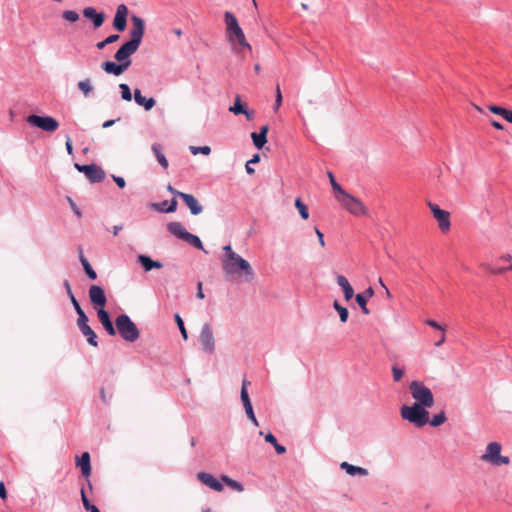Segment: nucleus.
Here are the masks:
<instances>
[{"mask_svg":"<svg viewBox=\"0 0 512 512\" xmlns=\"http://www.w3.org/2000/svg\"><path fill=\"white\" fill-rule=\"evenodd\" d=\"M152 151L154 152L159 164L164 168H168V161L165 157V155L161 151V146L159 144H153L152 145Z\"/></svg>","mask_w":512,"mask_h":512,"instance_id":"473e14b6","label":"nucleus"},{"mask_svg":"<svg viewBox=\"0 0 512 512\" xmlns=\"http://www.w3.org/2000/svg\"><path fill=\"white\" fill-rule=\"evenodd\" d=\"M222 269L228 280L238 279L251 282L255 273L250 263L233 251L231 245L223 247Z\"/></svg>","mask_w":512,"mask_h":512,"instance_id":"f257e3e1","label":"nucleus"},{"mask_svg":"<svg viewBox=\"0 0 512 512\" xmlns=\"http://www.w3.org/2000/svg\"><path fill=\"white\" fill-rule=\"evenodd\" d=\"M340 468L345 470L346 473L351 476H356V475L367 476L368 475L367 469L358 467V466H354L352 464H349L348 462H342L340 464Z\"/></svg>","mask_w":512,"mask_h":512,"instance_id":"cd10ccee","label":"nucleus"},{"mask_svg":"<svg viewBox=\"0 0 512 512\" xmlns=\"http://www.w3.org/2000/svg\"><path fill=\"white\" fill-rule=\"evenodd\" d=\"M75 168L79 171V172H83L85 174V176L87 175L88 172H90V169H91V165H80V164H75Z\"/></svg>","mask_w":512,"mask_h":512,"instance_id":"4d7b16f0","label":"nucleus"},{"mask_svg":"<svg viewBox=\"0 0 512 512\" xmlns=\"http://www.w3.org/2000/svg\"><path fill=\"white\" fill-rule=\"evenodd\" d=\"M83 16L92 21L94 29L100 28L105 21V14L97 12L93 7H86L83 9Z\"/></svg>","mask_w":512,"mask_h":512,"instance_id":"2eb2a0df","label":"nucleus"},{"mask_svg":"<svg viewBox=\"0 0 512 512\" xmlns=\"http://www.w3.org/2000/svg\"><path fill=\"white\" fill-rule=\"evenodd\" d=\"M488 109L492 113L500 115L506 121L512 123V111L511 110L497 106V105H489Z\"/></svg>","mask_w":512,"mask_h":512,"instance_id":"7c9ffc66","label":"nucleus"},{"mask_svg":"<svg viewBox=\"0 0 512 512\" xmlns=\"http://www.w3.org/2000/svg\"><path fill=\"white\" fill-rule=\"evenodd\" d=\"M77 86L85 97H87L93 90V86L91 84L90 79L79 81Z\"/></svg>","mask_w":512,"mask_h":512,"instance_id":"e433bc0d","label":"nucleus"},{"mask_svg":"<svg viewBox=\"0 0 512 512\" xmlns=\"http://www.w3.org/2000/svg\"><path fill=\"white\" fill-rule=\"evenodd\" d=\"M152 208L159 212H166V213L175 212L177 209V201H176V199H172L170 205L167 208L161 207V205H152Z\"/></svg>","mask_w":512,"mask_h":512,"instance_id":"a19ab883","label":"nucleus"},{"mask_svg":"<svg viewBox=\"0 0 512 512\" xmlns=\"http://www.w3.org/2000/svg\"><path fill=\"white\" fill-rule=\"evenodd\" d=\"M202 287H203V284L202 282H198L197 284V298L199 299H204V293H203V290H202Z\"/></svg>","mask_w":512,"mask_h":512,"instance_id":"e2e57ef3","label":"nucleus"},{"mask_svg":"<svg viewBox=\"0 0 512 512\" xmlns=\"http://www.w3.org/2000/svg\"><path fill=\"white\" fill-rule=\"evenodd\" d=\"M127 15H128V8L124 4H120L115 13V17L113 20V27L119 31L122 32L125 30L127 25Z\"/></svg>","mask_w":512,"mask_h":512,"instance_id":"ddd939ff","label":"nucleus"},{"mask_svg":"<svg viewBox=\"0 0 512 512\" xmlns=\"http://www.w3.org/2000/svg\"><path fill=\"white\" fill-rule=\"evenodd\" d=\"M81 500H82V503H83V506L84 508L88 511L90 510L92 507H94L95 505H92L90 503V501L88 500L87 496H86V493H85V490L84 488L82 487L81 488Z\"/></svg>","mask_w":512,"mask_h":512,"instance_id":"603ef678","label":"nucleus"},{"mask_svg":"<svg viewBox=\"0 0 512 512\" xmlns=\"http://www.w3.org/2000/svg\"><path fill=\"white\" fill-rule=\"evenodd\" d=\"M184 241L194 246L195 248L203 250L205 253H207V251L204 250L203 244L198 236L189 233Z\"/></svg>","mask_w":512,"mask_h":512,"instance_id":"c9c22d12","label":"nucleus"},{"mask_svg":"<svg viewBox=\"0 0 512 512\" xmlns=\"http://www.w3.org/2000/svg\"><path fill=\"white\" fill-rule=\"evenodd\" d=\"M64 286L66 288L68 296L71 297V294H73V292H72L71 285H70L69 281H67V280L64 281Z\"/></svg>","mask_w":512,"mask_h":512,"instance_id":"69168bd1","label":"nucleus"},{"mask_svg":"<svg viewBox=\"0 0 512 512\" xmlns=\"http://www.w3.org/2000/svg\"><path fill=\"white\" fill-rule=\"evenodd\" d=\"M31 126L37 127L46 132H54L58 129V121L51 116L30 115L26 119Z\"/></svg>","mask_w":512,"mask_h":512,"instance_id":"1a4fd4ad","label":"nucleus"},{"mask_svg":"<svg viewBox=\"0 0 512 512\" xmlns=\"http://www.w3.org/2000/svg\"><path fill=\"white\" fill-rule=\"evenodd\" d=\"M77 314H78L77 325H78L79 329L89 326L88 325V317L86 316L85 312L82 311Z\"/></svg>","mask_w":512,"mask_h":512,"instance_id":"8fccbe9b","label":"nucleus"},{"mask_svg":"<svg viewBox=\"0 0 512 512\" xmlns=\"http://www.w3.org/2000/svg\"><path fill=\"white\" fill-rule=\"evenodd\" d=\"M282 105V93L279 84L276 85L275 89V103H274V111H278L280 106Z\"/></svg>","mask_w":512,"mask_h":512,"instance_id":"de8ad7c7","label":"nucleus"},{"mask_svg":"<svg viewBox=\"0 0 512 512\" xmlns=\"http://www.w3.org/2000/svg\"><path fill=\"white\" fill-rule=\"evenodd\" d=\"M70 300H71V303L73 304L75 310L77 313H80L83 311V309L81 308L79 302L77 301V299L75 298L74 294H71V297H69Z\"/></svg>","mask_w":512,"mask_h":512,"instance_id":"6e6d98bb","label":"nucleus"},{"mask_svg":"<svg viewBox=\"0 0 512 512\" xmlns=\"http://www.w3.org/2000/svg\"><path fill=\"white\" fill-rule=\"evenodd\" d=\"M112 178L119 188L123 189L125 187L126 182L123 177L112 175Z\"/></svg>","mask_w":512,"mask_h":512,"instance_id":"5fc2aeb1","label":"nucleus"},{"mask_svg":"<svg viewBox=\"0 0 512 512\" xmlns=\"http://www.w3.org/2000/svg\"><path fill=\"white\" fill-rule=\"evenodd\" d=\"M99 321L107 331V333L111 336H114L116 334V329L114 328L109 314L105 309L99 308L97 311Z\"/></svg>","mask_w":512,"mask_h":512,"instance_id":"aec40b11","label":"nucleus"},{"mask_svg":"<svg viewBox=\"0 0 512 512\" xmlns=\"http://www.w3.org/2000/svg\"><path fill=\"white\" fill-rule=\"evenodd\" d=\"M229 111L235 115L244 114L248 120L253 118V112L248 111L247 105L242 103L239 95H236L234 105L229 108Z\"/></svg>","mask_w":512,"mask_h":512,"instance_id":"6ab92c4d","label":"nucleus"},{"mask_svg":"<svg viewBox=\"0 0 512 512\" xmlns=\"http://www.w3.org/2000/svg\"><path fill=\"white\" fill-rule=\"evenodd\" d=\"M115 60L119 63H115L112 61H105L101 64V68L107 73L115 76H119L123 74L128 67L131 65L130 57L127 58H117V52L114 55Z\"/></svg>","mask_w":512,"mask_h":512,"instance_id":"9d476101","label":"nucleus"},{"mask_svg":"<svg viewBox=\"0 0 512 512\" xmlns=\"http://www.w3.org/2000/svg\"><path fill=\"white\" fill-rule=\"evenodd\" d=\"M221 480L230 488H232L235 491L242 492L244 490V487L241 483L229 478L226 475L221 476Z\"/></svg>","mask_w":512,"mask_h":512,"instance_id":"72a5a7b5","label":"nucleus"},{"mask_svg":"<svg viewBox=\"0 0 512 512\" xmlns=\"http://www.w3.org/2000/svg\"><path fill=\"white\" fill-rule=\"evenodd\" d=\"M241 401L243 403V406L245 408V412H246L248 418L253 422V424L255 426H258L259 423H258V421H257V419L255 417V414H254V411H253V407H252V403H251L249 394L248 393H243V399Z\"/></svg>","mask_w":512,"mask_h":512,"instance_id":"c85d7f7f","label":"nucleus"},{"mask_svg":"<svg viewBox=\"0 0 512 512\" xmlns=\"http://www.w3.org/2000/svg\"><path fill=\"white\" fill-rule=\"evenodd\" d=\"M134 100L139 106H143L146 111L151 110L156 103L154 98L144 97L139 89L134 90Z\"/></svg>","mask_w":512,"mask_h":512,"instance_id":"5701e85b","label":"nucleus"},{"mask_svg":"<svg viewBox=\"0 0 512 512\" xmlns=\"http://www.w3.org/2000/svg\"><path fill=\"white\" fill-rule=\"evenodd\" d=\"M198 480L203 483L204 485L208 486L210 489L215 491H222L223 485L222 483L216 479L213 475L206 473V472H199L197 474Z\"/></svg>","mask_w":512,"mask_h":512,"instance_id":"dca6fc26","label":"nucleus"},{"mask_svg":"<svg viewBox=\"0 0 512 512\" xmlns=\"http://www.w3.org/2000/svg\"><path fill=\"white\" fill-rule=\"evenodd\" d=\"M266 442L272 444L278 454H284L286 452V448L280 444L277 443V440L275 436L271 433H268L265 436Z\"/></svg>","mask_w":512,"mask_h":512,"instance_id":"f704fd0d","label":"nucleus"},{"mask_svg":"<svg viewBox=\"0 0 512 512\" xmlns=\"http://www.w3.org/2000/svg\"><path fill=\"white\" fill-rule=\"evenodd\" d=\"M190 151L193 155H197L199 153H201L203 155H209L211 153V148L209 146H202V147L190 146Z\"/></svg>","mask_w":512,"mask_h":512,"instance_id":"49530a36","label":"nucleus"},{"mask_svg":"<svg viewBox=\"0 0 512 512\" xmlns=\"http://www.w3.org/2000/svg\"><path fill=\"white\" fill-rule=\"evenodd\" d=\"M295 207L297 208L299 214L304 220H307L309 218L308 207L302 202L300 198H297L295 200Z\"/></svg>","mask_w":512,"mask_h":512,"instance_id":"58836bf2","label":"nucleus"},{"mask_svg":"<svg viewBox=\"0 0 512 512\" xmlns=\"http://www.w3.org/2000/svg\"><path fill=\"white\" fill-rule=\"evenodd\" d=\"M105 176V171L95 164H91L90 172H88L86 175V177L92 183L102 182L105 179Z\"/></svg>","mask_w":512,"mask_h":512,"instance_id":"393cba45","label":"nucleus"},{"mask_svg":"<svg viewBox=\"0 0 512 512\" xmlns=\"http://www.w3.org/2000/svg\"><path fill=\"white\" fill-rule=\"evenodd\" d=\"M138 262L143 266L145 271H150L152 269H160L163 267L161 262L154 261L149 256L146 255H139Z\"/></svg>","mask_w":512,"mask_h":512,"instance_id":"bb28decb","label":"nucleus"},{"mask_svg":"<svg viewBox=\"0 0 512 512\" xmlns=\"http://www.w3.org/2000/svg\"><path fill=\"white\" fill-rule=\"evenodd\" d=\"M115 325L120 336L127 342H135L140 336L136 324L126 314L119 315L115 320Z\"/></svg>","mask_w":512,"mask_h":512,"instance_id":"39448f33","label":"nucleus"},{"mask_svg":"<svg viewBox=\"0 0 512 512\" xmlns=\"http://www.w3.org/2000/svg\"><path fill=\"white\" fill-rule=\"evenodd\" d=\"M400 414L403 419L413 423L417 427H423L429 422V412L427 408L418 404L402 406Z\"/></svg>","mask_w":512,"mask_h":512,"instance_id":"20e7f679","label":"nucleus"},{"mask_svg":"<svg viewBox=\"0 0 512 512\" xmlns=\"http://www.w3.org/2000/svg\"><path fill=\"white\" fill-rule=\"evenodd\" d=\"M491 125H492L495 129H497V130H503V128H504V127H503V125H502L500 122L496 121V120H492V121H491Z\"/></svg>","mask_w":512,"mask_h":512,"instance_id":"0e129e2a","label":"nucleus"},{"mask_svg":"<svg viewBox=\"0 0 512 512\" xmlns=\"http://www.w3.org/2000/svg\"><path fill=\"white\" fill-rule=\"evenodd\" d=\"M374 290L372 287L367 288L363 293H359L355 296L357 304L360 306L363 314H370V310L367 308V299L373 297Z\"/></svg>","mask_w":512,"mask_h":512,"instance_id":"a211bd4d","label":"nucleus"},{"mask_svg":"<svg viewBox=\"0 0 512 512\" xmlns=\"http://www.w3.org/2000/svg\"><path fill=\"white\" fill-rule=\"evenodd\" d=\"M502 446L498 442H490L487 444L484 454L481 456L483 462L493 466L509 465L510 458L501 455Z\"/></svg>","mask_w":512,"mask_h":512,"instance_id":"0eeeda50","label":"nucleus"},{"mask_svg":"<svg viewBox=\"0 0 512 512\" xmlns=\"http://www.w3.org/2000/svg\"><path fill=\"white\" fill-rule=\"evenodd\" d=\"M269 131L268 125H263L260 128L259 133L253 132L251 134V138L253 140V144L258 148L261 149L263 146L267 143V134Z\"/></svg>","mask_w":512,"mask_h":512,"instance_id":"4be33fe9","label":"nucleus"},{"mask_svg":"<svg viewBox=\"0 0 512 512\" xmlns=\"http://www.w3.org/2000/svg\"><path fill=\"white\" fill-rule=\"evenodd\" d=\"M426 324L429 325L430 327L434 328V329L441 330L442 332L446 331V327L444 325H441V324L437 323L434 320H431V319L426 320Z\"/></svg>","mask_w":512,"mask_h":512,"instance_id":"864d4df0","label":"nucleus"},{"mask_svg":"<svg viewBox=\"0 0 512 512\" xmlns=\"http://www.w3.org/2000/svg\"><path fill=\"white\" fill-rule=\"evenodd\" d=\"M132 28L130 30V40L123 44L117 50V58H127L131 57L139 48L144 31H145V22L139 16L133 15L131 17Z\"/></svg>","mask_w":512,"mask_h":512,"instance_id":"f03ea898","label":"nucleus"},{"mask_svg":"<svg viewBox=\"0 0 512 512\" xmlns=\"http://www.w3.org/2000/svg\"><path fill=\"white\" fill-rule=\"evenodd\" d=\"M337 284L342 288L344 298L346 301H349L354 296V289L350 285L347 278L343 275H338L337 278Z\"/></svg>","mask_w":512,"mask_h":512,"instance_id":"b1692460","label":"nucleus"},{"mask_svg":"<svg viewBox=\"0 0 512 512\" xmlns=\"http://www.w3.org/2000/svg\"><path fill=\"white\" fill-rule=\"evenodd\" d=\"M446 421L445 413L442 411L439 414H436L433 416L432 420L430 421V424L434 427H438L442 425Z\"/></svg>","mask_w":512,"mask_h":512,"instance_id":"a18cd8bd","label":"nucleus"},{"mask_svg":"<svg viewBox=\"0 0 512 512\" xmlns=\"http://www.w3.org/2000/svg\"><path fill=\"white\" fill-rule=\"evenodd\" d=\"M0 498L2 500H5L7 498V491L2 481L0 482Z\"/></svg>","mask_w":512,"mask_h":512,"instance_id":"680f3d73","label":"nucleus"},{"mask_svg":"<svg viewBox=\"0 0 512 512\" xmlns=\"http://www.w3.org/2000/svg\"><path fill=\"white\" fill-rule=\"evenodd\" d=\"M175 320H176V323L178 325V328H179V330H180L184 340H187L188 334H187V330H186V328L184 326V322H183L182 318L178 314H176L175 315Z\"/></svg>","mask_w":512,"mask_h":512,"instance_id":"09e8293b","label":"nucleus"},{"mask_svg":"<svg viewBox=\"0 0 512 512\" xmlns=\"http://www.w3.org/2000/svg\"><path fill=\"white\" fill-rule=\"evenodd\" d=\"M428 207L430 208L434 218L438 222L439 229L446 233L450 230L451 222H450V213L446 210H442L439 205L428 202Z\"/></svg>","mask_w":512,"mask_h":512,"instance_id":"9b49d317","label":"nucleus"},{"mask_svg":"<svg viewBox=\"0 0 512 512\" xmlns=\"http://www.w3.org/2000/svg\"><path fill=\"white\" fill-rule=\"evenodd\" d=\"M392 374H393V379L395 382H398L402 379L403 375H404V371L403 369L397 367L396 365H394L392 367Z\"/></svg>","mask_w":512,"mask_h":512,"instance_id":"3c124183","label":"nucleus"},{"mask_svg":"<svg viewBox=\"0 0 512 512\" xmlns=\"http://www.w3.org/2000/svg\"><path fill=\"white\" fill-rule=\"evenodd\" d=\"M260 161V156L258 154H255L248 162L250 164H255Z\"/></svg>","mask_w":512,"mask_h":512,"instance_id":"338daca9","label":"nucleus"},{"mask_svg":"<svg viewBox=\"0 0 512 512\" xmlns=\"http://www.w3.org/2000/svg\"><path fill=\"white\" fill-rule=\"evenodd\" d=\"M90 301L99 309H104L107 299L104 290L98 285H92L89 288Z\"/></svg>","mask_w":512,"mask_h":512,"instance_id":"4468645a","label":"nucleus"},{"mask_svg":"<svg viewBox=\"0 0 512 512\" xmlns=\"http://www.w3.org/2000/svg\"><path fill=\"white\" fill-rule=\"evenodd\" d=\"M119 38H120V36L118 34H112V35L108 36L106 39H104L103 41L98 42L96 44V47H97V49L101 50V49L105 48L107 45L116 42Z\"/></svg>","mask_w":512,"mask_h":512,"instance_id":"ea45409f","label":"nucleus"},{"mask_svg":"<svg viewBox=\"0 0 512 512\" xmlns=\"http://www.w3.org/2000/svg\"><path fill=\"white\" fill-rule=\"evenodd\" d=\"M199 341L204 352L212 354L215 351V338L209 324L203 325L199 335Z\"/></svg>","mask_w":512,"mask_h":512,"instance_id":"f8f14e48","label":"nucleus"},{"mask_svg":"<svg viewBox=\"0 0 512 512\" xmlns=\"http://www.w3.org/2000/svg\"><path fill=\"white\" fill-rule=\"evenodd\" d=\"M62 17L70 23H75L80 18L79 14L74 10H65L62 13Z\"/></svg>","mask_w":512,"mask_h":512,"instance_id":"79ce46f5","label":"nucleus"},{"mask_svg":"<svg viewBox=\"0 0 512 512\" xmlns=\"http://www.w3.org/2000/svg\"><path fill=\"white\" fill-rule=\"evenodd\" d=\"M179 197L190 209L193 215H198L203 211V207L199 204L198 200L192 195L187 193H179Z\"/></svg>","mask_w":512,"mask_h":512,"instance_id":"f3484780","label":"nucleus"},{"mask_svg":"<svg viewBox=\"0 0 512 512\" xmlns=\"http://www.w3.org/2000/svg\"><path fill=\"white\" fill-rule=\"evenodd\" d=\"M119 88L121 90V97H122V99L125 100V101H131L132 94H131L129 86L127 84H125V83H121L119 85Z\"/></svg>","mask_w":512,"mask_h":512,"instance_id":"c03bdc74","label":"nucleus"},{"mask_svg":"<svg viewBox=\"0 0 512 512\" xmlns=\"http://www.w3.org/2000/svg\"><path fill=\"white\" fill-rule=\"evenodd\" d=\"M328 177H329V180H330V183H331V186H332V189L334 190V192H337L339 194L338 196H343V193H346V191H344L342 189V187L336 182L335 177L332 174V172H328Z\"/></svg>","mask_w":512,"mask_h":512,"instance_id":"37998d69","label":"nucleus"},{"mask_svg":"<svg viewBox=\"0 0 512 512\" xmlns=\"http://www.w3.org/2000/svg\"><path fill=\"white\" fill-rule=\"evenodd\" d=\"M65 146H66V150H67L68 154L72 155L73 154V146H72V142H71V138L70 137L66 138Z\"/></svg>","mask_w":512,"mask_h":512,"instance_id":"052dcab7","label":"nucleus"},{"mask_svg":"<svg viewBox=\"0 0 512 512\" xmlns=\"http://www.w3.org/2000/svg\"><path fill=\"white\" fill-rule=\"evenodd\" d=\"M338 201L341 203L343 207H345L351 214L355 216H366L368 215V210L364 203L352 196L349 193H343V196H337Z\"/></svg>","mask_w":512,"mask_h":512,"instance_id":"6e6552de","label":"nucleus"},{"mask_svg":"<svg viewBox=\"0 0 512 512\" xmlns=\"http://www.w3.org/2000/svg\"><path fill=\"white\" fill-rule=\"evenodd\" d=\"M410 392L415 400L414 404L430 408L434 405V396L431 390L420 381H412L410 384Z\"/></svg>","mask_w":512,"mask_h":512,"instance_id":"423d86ee","label":"nucleus"},{"mask_svg":"<svg viewBox=\"0 0 512 512\" xmlns=\"http://www.w3.org/2000/svg\"><path fill=\"white\" fill-rule=\"evenodd\" d=\"M80 331L82 332V334L87 338V341L90 345H92L93 347H97L98 346V342H97V335L96 333L91 329L90 326H86L84 328H81Z\"/></svg>","mask_w":512,"mask_h":512,"instance_id":"2f4dec72","label":"nucleus"},{"mask_svg":"<svg viewBox=\"0 0 512 512\" xmlns=\"http://www.w3.org/2000/svg\"><path fill=\"white\" fill-rule=\"evenodd\" d=\"M250 385V381L243 379L241 388V400L243 399V393H248L247 387Z\"/></svg>","mask_w":512,"mask_h":512,"instance_id":"bf43d9fd","label":"nucleus"},{"mask_svg":"<svg viewBox=\"0 0 512 512\" xmlns=\"http://www.w3.org/2000/svg\"><path fill=\"white\" fill-rule=\"evenodd\" d=\"M333 307L338 312L340 321L342 323H345L347 321L348 315H349L347 308L340 305V303L337 300L334 301Z\"/></svg>","mask_w":512,"mask_h":512,"instance_id":"4c0bfd02","label":"nucleus"},{"mask_svg":"<svg viewBox=\"0 0 512 512\" xmlns=\"http://www.w3.org/2000/svg\"><path fill=\"white\" fill-rule=\"evenodd\" d=\"M226 25V37L232 45L238 44L241 48L252 50L251 45L247 42L242 28L239 26L237 18L233 13L226 11L224 14Z\"/></svg>","mask_w":512,"mask_h":512,"instance_id":"7ed1b4c3","label":"nucleus"},{"mask_svg":"<svg viewBox=\"0 0 512 512\" xmlns=\"http://www.w3.org/2000/svg\"><path fill=\"white\" fill-rule=\"evenodd\" d=\"M314 230H315V233H316V235H317V237H318V240H319V244H320V246H321L322 248H323V247H325V240H324V235H323V233H322V232H321L317 227H315V229H314Z\"/></svg>","mask_w":512,"mask_h":512,"instance_id":"13d9d810","label":"nucleus"},{"mask_svg":"<svg viewBox=\"0 0 512 512\" xmlns=\"http://www.w3.org/2000/svg\"><path fill=\"white\" fill-rule=\"evenodd\" d=\"M79 259H80V262L85 270V273L86 275L91 279V280H95L97 278V274L96 272L93 270V268L91 267L89 261L86 259V257L83 255V250L82 248H79Z\"/></svg>","mask_w":512,"mask_h":512,"instance_id":"c756f323","label":"nucleus"},{"mask_svg":"<svg viewBox=\"0 0 512 512\" xmlns=\"http://www.w3.org/2000/svg\"><path fill=\"white\" fill-rule=\"evenodd\" d=\"M77 466L81 468L83 476L88 479L91 474L90 454L88 452H84L81 457L77 459ZM87 482L88 485L91 486L90 481L87 480Z\"/></svg>","mask_w":512,"mask_h":512,"instance_id":"412c9836","label":"nucleus"},{"mask_svg":"<svg viewBox=\"0 0 512 512\" xmlns=\"http://www.w3.org/2000/svg\"><path fill=\"white\" fill-rule=\"evenodd\" d=\"M250 165L251 164L249 162H247L245 165V169L248 174L252 175V174H254L255 170Z\"/></svg>","mask_w":512,"mask_h":512,"instance_id":"774afa93","label":"nucleus"},{"mask_svg":"<svg viewBox=\"0 0 512 512\" xmlns=\"http://www.w3.org/2000/svg\"><path fill=\"white\" fill-rule=\"evenodd\" d=\"M167 230L173 234L174 236L185 240L187 235L189 234L188 231H186L185 227L180 222H170L167 225Z\"/></svg>","mask_w":512,"mask_h":512,"instance_id":"a878e982","label":"nucleus"}]
</instances>
